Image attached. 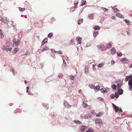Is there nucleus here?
<instances>
[{
	"label": "nucleus",
	"mask_w": 132,
	"mask_h": 132,
	"mask_svg": "<svg viewBox=\"0 0 132 132\" xmlns=\"http://www.w3.org/2000/svg\"><path fill=\"white\" fill-rule=\"evenodd\" d=\"M93 130L90 128H89L86 131V132H93Z\"/></svg>",
	"instance_id": "393cba45"
},
{
	"label": "nucleus",
	"mask_w": 132,
	"mask_h": 132,
	"mask_svg": "<svg viewBox=\"0 0 132 132\" xmlns=\"http://www.w3.org/2000/svg\"><path fill=\"white\" fill-rule=\"evenodd\" d=\"M87 128V126L82 125L79 127V132H82L85 131Z\"/></svg>",
	"instance_id": "7ed1b4c3"
},
{
	"label": "nucleus",
	"mask_w": 132,
	"mask_h": 132,
	"mask_svg": "<svg viewBox=\"0 0 132 132\" xmlns=\"http://www.w3.org/2000/svg\"><path fill=\"white\" fill-rule=\"evenodd\" d=\"M101 92L103 93H106L108 92L106 90H104V89L102 88L101 89Z\"/></svg>",
	"instance_id": "aec40b11"
},
{
	"label": "nucleus",
	"mask_w": 132,
	"mask_h": 132,
	"mask_svg": "<svg viewBox=\"0 0 132 132\" xmlns=\"http://www.w3.org/2000/svg\"><path fill=\"white\" fill-rule=\"evenodd\" d=\"M45 50H48V47L47 46H45V47L44 48Z\"/></svg>",
	"instance_id": "3c124183"
},
{
	"label": "nucleus",
	"mask_w": 132,
	"mask_h": 132,
	"mask_svg": "<svg viewBox=\"0 0 132 132\" xmlns=\"http://www.w3.org/2000/svg\"><path fill=\"white\" fill-rule=\"evenodd\" d=\"M18 48H15L12 51V52L14 54L16 53L18 51Z\"/></svg>",
	"instance_id": "f3484780"
},
{
	"label": "nucleus",
	"mask_w": 132,
	"mask_h": 132,
	"mask_svg": "<svg viewBox=\"0 0 132 132\" xmlns=\"http://www.w3.org/2000/svg\"><path fill=\"white\" fill-rule=\"evenodd\" d=\"M100 86L99 85H98L96 86V87L95 86V89H96L99 90L100 89Z\"/></svg>",
	"instance_id": "2f4dec72"
},
{
	"label": "nucleus",
	"mask_w": 132,
	"mask_h": 132,
	"mask_svg": "<svg viewBox=\"0 0 132 132\" xmlns=\"http://www.w3.org/2000/svg\"><path fill=\"white\" fill-rule=\"evenodd\" d=\"M10 70L13 73L14 72V70L13 69H10Z\"/></svg>",
	"instance_id": "bf43d9fd"
},
{
	"label": "nucleus",
	"mask_w": 132,
	"mask_h": 132,
	"mask_svg": "<svg viewBox=\"0 0 132 132\" xmlns=\"http://www.w3.org/2000/svg\"><path fill=\"white\" fill-rule=\"evenodd\" d=\"M77 42L79 44H81V38L79 37H77Z\"/></svg>",
	"instance_id": "6e6552de"
},
{
	"label": "nucleus",
	"mask_w": 132,
	"mask_h": 132,
	"mask_svg": "<svg viewBox=\"0 0 132 132\" xmlns=\"http://www.w3.org/2000/svg\"><path fill=\"white\" fill-rule=\"evenodd\" d=\"M116 85L114 84L112 86V88L113 89L115 90L116 89Z\"/></svg>",
	"instance_id": "c756f323"
},
{
	"label": "nucleus",
	"mask_w": 132,
	"mask_h": 132,
	"mask_svg": "<svg viewBox=\"0 0 132 132\" xmlns=\"http://www.w3.org/2000/svg\"><path fill=\"white\" fill-rule=\"evenodd\" d=\"M0 37L2 39L4 37V36L3 35V34H2V35L0 34Z\"/></svg>",
	"instance_id": "09e8293b"
},
{
	"label": "nucleus",
	"mask_w": 132,
	"mask_h": 132,
	"mask_svg": "<svg viewBox=\"0 0 132 132\" xmlns=\"http://www.w3.org/2000/svg\"><path fill=\"white\" fill-rule=\"evenodd\" d=\"M51 51L53 53H57V51H55V50H51Z\"/></svg>",
	"instance_id": "c03bdc74"
},
{
	"label": "nucleus",
	"mask_w": 132,
	"mask_h": 132,
	"mask_svg": "<svg viewBox=\"0 0 132 132\" xmlns=\"http://www.w3.org/2000/svg\"><path fill=\"white\" fill-rule=\"evenodd\" d=\"M95 65H94V64L93 65H92V67L93 68V70H95Z\"/></svg>",
	"instance_id": "864d4df0"
},
{
	"label": "nucleus",
	"mask_w": 132,
	"mask_h": 132,
	"mask_svg": "<svg viewBox=\"0 0 132 132\" xmlns=\"http://www.w3.org/2000/svg\"><path fill=\"white\" fill-rule=\"evenodd\" d=\"M129 76H126L125 78V81H127L129 79Z\"/></svg>",
	"instance_id": "7c9ffc66"
},
{
	"label": "nucleus",
	"mask_w": 132,
	"mask_h": 132,
	"mask_svg": "<svg viewBox=\"0 0 132 132\" xmlns=\"http://www.w3.org/2000/svg\"><path fill=\"white\" fill-rule=\"evenodd\" d=\"M106 48H110L112 46V44L111 43H108L106 45Z\"/></svg>",
	"instance_id": "9b49d317"
},
{
	"label": "nucleus",
	"mask_w": 132,
	"mask_h": 132,
	"mask_svg": "<svg viewBox=\"0 0 132 132\" xmlns=\"http://www.w3.org/2000/svg\"><path fill=\"white\" fill-rule=\"evenodd\" d=\"M117 55L119 56H121L122 55V54L120 52H117Z\"/></svg>",
	"instance_id": "58836bf2"
},
{
	"label": "nucleus",
	"mask_w": 132,
	"mask_h": 132,
	"mask_svg": "<svg viewBox=\"0 0 132 132\" xmlns=\"http://www.w3.org/2000/svg\"><path fill=\"white\" fill-rule=\"evenodd\" d=\"M20 42V41L17 40V42H15L13 44V46H18Z\"/></svg>",
	"instance_id": "f8f14e48"
},
{
	"label": "nucleus",
	"mask_w": 132,
	"mask_h": 132,
	"mask_svg": "<svg viewBox=\"0 0 132 132\" xmlns=\"http://www.w3.org/2000/svg\"><path fill=\"white\" fill-rule=\"evenodd\" d=\"M95 123L97 125L101 126L102 125V121L101 119L98 118L96 120Z\"/></svg>",
	"instance_id": "f257e3e1"
},
{
	"label": "nucleus",
	"mask_w": 132,
	"mask_h": 132,
	"mask_svg": "<svg viewBox=\"0 0 132 132\" xmlns=\"http://www.w3.org/2000/svg\"><path fill=\"white\" fill-rule=\"evenodd\" d=\"M86 2V1L84 0H82L81 1V5L82 6H83L84 5H85Z\"/></svg>",
	"instance_id": "5701e85b"
},
{
	"label": "nucleus",
	"mask_w": 132,
	"mask_h": 132,
	"mask_svg": "<svg viewBox=\"0 0 132 132\" xmlns=\"http://www.w3.org/2000/svg\"><path fill=\"white\" fill-rule=\"evenodd\" d=\"M85 73L86 74H87L88 73V69L87 68L86 69V68H85Z\"/></svg>",
	"instance_id": "de8ad7c7"
},
{
	"label": "nucleus",
	"mask_w": 132,
	"mask_h": 132,
	"mask_svg": "<svg viewBox=\"0 0 132 132\" xmlns=\"http://www.w3.org/2000/svg\"><path fill=\"white\" fill-rule=\"evenodd\" d=\"M103 114V112H99L98 114H96V116L97 117H100Z\"/></svg>",
	"instance_id": "a211bd4d"
},
{
	"label": "nucleus",
	"mask_w": 132,
	"mask_h": 132,
	"mask_svg": "<svg viewBox=\"0 0 132 132\" xmlns=\"http://www.w3.org/2000/svg\"><path fill=\"white\" fill-rule=\"evenodd\" d=\"M120 61L124 64H128L129 63V60L126 57L121 58L120 60Z\"/></svg>",
	"instance_id": "20e7f679"
},
{
	"label": "nucleus",
	"mask_w": 132,
	"mask_h": 132,
	"mask_svg": "<svg viewBox=\"0 0 132 132\" xmlns=\"http://www.w3.org/2000/svg\"><path fill=\"white\" fill-rule=\"evenodd\" d=\"M110 98L112 99H113L114 98V94H112L110 96Z\"/></svg>",
	"instance_id": "c9c22d12"
},
{
	"label": "nucleus",
	"mask_w": 132,
	"mask_h": 132,
	"mask_svg": "<svg viewBox=\"0 0 132 132\" xmlns=\"http://www.w3.org/2000/svg\"><path fill=\"white\" fill-rule=\"evenodd\" d=\"M129 15L130 16L132 17V14H129Z\"/></svg>",
	"instance_id": "338daca9"
},
{
	"label": "nucleus",
	"mask_w": 132,
	"mask_h": 132,
	"mask_svg": "<svg viewBox=\"0 0 132 132\" xmlns=\"http://www.w3.org/2000/svg\"><path fill=\"white\" fill-rule=\"evenodd\" d=\"M124 21L126 23H127V24L128 25H129L130 24L129 23V20H127V19H125L124 20Z\"/></svg>",
	"instance_id": "f704fd0d"
},
{
	"label": "nucleus",
	"mask_w": 132,
	"mask_h": 132,
	"mask_svg": "<svg viewBox=\"0 0 132 132\" xmlns=\"http://www.w3.org/2000/svg\"><path fill=\"white\" fill-rule=\"evenodd\" d=\"M94 14H92L90 15H89V17L90 19H93V17L94 16Z\"/></svg>",
	"instance_id": "a878e982"
},
{
	"label": "nucleus",
	"mask_w": 132,
	"mask_h": 132,
	"mask_svg": "<svg viewBox=\"0 0 132 132\" xmlns=\"http://www.w3.org/2000/svg\"><path fill=\"white\" fill-rule=\"evenodd\" d=\"M38 95V94L37 93H36L35 94V96L37 97Z\"/></svg>",
	"instance_id": "69168bd1"
},
{
	"label": "nucleus",
	"mask_w": 132,
	"mask_h": 132,
	"mask_svg": "<svg viewBox=\"0 0 132 132\" xmlns=\"http://www.w3.org/2000/svg\"><path fill=\"white\" fill-rule=\"evenodd\" d=\"M48 78H47V79H45V81L46 82H49V81H48Z\"/></svg>",
	"instance_id": "0e129e2a"
},
{
	"label": "nucleus",
	"mask_w": 132,
	"mask_h": 132,
	"mask_svg": "<svg viewBox=\"0 0 132 132\" xmlns=\"http://www.w3.org/2000/svg\"><path fill=\"white\" fill-rule=\"evenodd\" d=\"M114 11L116 12H118L119 11V10L117 8H115L114 9Z\"/></svg>",
	"instance_id": "5fc2aeb1"
},
{
	"label": "nucleus",
	"mask_w": 132,
	"mask_h": 132,
	"mask_svg": "<svg viewBox=\"0 0 132 132\" xmlns=\"http://www.w3.org/2000/svg\"><path fill=\"white\" fill-rule=\"evenodd\" d=\"M93 27L94 29L95 30H99L100 29V27L98 26H95Z\"/></svg>",
	"instance_id": "2eb2a0df"
},
{
	"label": "nucleus",
	"mask_w": 132,
	"mask_h": 132,
	"mask_svg": "<svg viewBox=\"0 0 132 132\" xmlns=\"http://www.w3.org/2000/svg\"><path fill=\"white\" fill-rule=\"evenodd\" d=\"M78 0L75 1L74 3V4H77L78 3Z\"/></svg>",
	"instance_id": "a19ab883"
},
{
	"label": "nucleus",
	"mask_w": 132,
	"mask_h": 132,
	"mask_svg": "<svg viewBox=\"0 0 132 132\" xmlns=\"http://www.w3.org/2000/svg\"><path fill=\"white\" fill-rule=\"evenodd\" d=\"M30 54V52H27L25 54L26 55H29Z\"/></svg>",
	"instance_id": "ea45409f"
},
{
	"label": "nucleus",
	"mask_w": 132,
	"mask_h": 132,
	"mask_svg": "<svg viewBox=\"0 0 132 132\" xmlns=\"http://www.w3.org/2000/svg\"><path fill=\"white\" fill-rule=\"evenodd\" d=\"M82 105L85 108H86L88 104L86 102L83 101Z\"/></svg>",
	"instance_id": "4be33fe9"
},
{
	"label": "nucleus",
	"mask_w": 132,
	"mask_h": 132,
	"mask_svg": "<svg viewBox=\"0 0 132 132\" xmlns=\"http://www.w3.org/2000/svg\"><path fill=\"white\" fill-rule=\"evenodd\" d=\"M129 67L132 68V64H131L130 66H129Z\"/></svg>",
	"instance_id": "774afa93"
},
{
	"label": "nucleus",
	"mask_w": 132,
	"mask_h": 132,
	"mask_svg": "<svg viewBox=\"0 0 132 132\" xmlns=\"http://www.w3.org/2000/svg\"><path fill=\"white\" fill-rule=\"evenodd\" d=\"M115 61L113 60H112L111 62V64H113L115 63Z\"/></svg>",
	"instance_id": "603ef678"
},
{
	"label": "nucleus",
	"mask_w": 132,
	"mask_h": 132,
	"mask_svg": "<svg viewBox=\"0 0 132 132\" xmlns=\"http://www.w3.org/2000/svg\"><path fill=\"white\" fill-rule=\"evenodd\" d=\"M103 64H99L98 65V67L99 68H101L103 66Z\"/></svg>",
	"instance_id": "a18cd8bd"
},
{
	"label": "nucleus",
	"mask_w": 132,
	"mask_h": 132,
	"mask_svg": "<svg viewBox=\"0 0 132 132\" xmlns=\"http://www.w3.org/2000/svg\"><path fill=\"white\" fill-rule=\"evenodd\" d=\"M128 84L129 86V89L130 91H131L132 90V79L129 80Z\"/></svg>",
	"instance_id": "423d86ee"
},
{
	"label": "nucleus",
	"mask_w": 132,
	"mask_h": 132,
	"mask_svg": "<svg viewBox=\"0 0 132 132\" xmlns=\"http://www.w3.org/2000/svg\"><path fill=\"white\" fill-rule=\"evenodd\" d=\"M47 41V38H45L42 41L41 45L43 46L44 45V44L46 43Z\"/></svg>",
	"instance_id": "9d476101"
},
{
	"label": "nucleus",
	"mask_w": 132,
	"mask_h": 132,
	"mask_svg": "<svg viewBox=\"0 0 132 132\" xmlns=\"http://www.w3.org/2000/svg\"><path fill=\"white\" fill-rule=\"evenodd\" d=\"M19 9L20 11H21L22 12L23 11L25 10V9L24 8H22L20 7H19Z\"/></svg>",
	"instance_id": "e433bc0d"
},
{
	"label": "nucleus",
	"mask_w": 132,
	"mask_h": 132,
	"mask_svg": "<svg viewBox=\"0 0 132 132\" xmlns=\"http://www.w3.org/2000/svg\"><path fill=\"white\" fill-rule=\"evenodd\" d=\"M97 47L100 50L102 51H104L106 49V47L103 45H98L97 46Z\"/></svg>",
	"instance_id": "f03ea898"
},
{
	"label": "nucleus",
	"mask_w": 132,
	"mask_h": 132,
	"mask_svg": "<svg viewBox=\"0 0 132 132\" xmlns=\"http://www.w3.org/2000/svg\"><path fill=\"white\" fill-rule=\"evenodd\" d=\"M83 21V19L81 18H79L78 21V23L79 24H80L81 23H82Z\"/></svg>",
	"instance_id": "4468645a"
},
{
	"label": "nucleus",
	"mask_w": 132,
	"mask_h": 132,
	"mask_svg": "<svg viewBox=\"0 0 132 132\" xmlns=\"http://www.w3.org/2000/svg\"><path fill=\"white\" fill-rule=\"evenodd\" d=\"M58 77L60 79L63 77V75L61 73H60L58 75Z\"/></svg>",
	"instance_id": "72a5a7b5"
},
{
	"label": "nucleus",
	"mask_w": 132,
	"mask_h": 132,
	"mask_svg": "<svg viewBox=\"0 0 132 132\" xmlns=\"http://www.w3.org/2000/svg\"><path fill=\"white\" fill-rule=\"evenodd\" d=\"M3 34V33L2 32L1 30V29H0V34L2 35Z\"/></svg>",
	"instance_id": "e2e57ef3"
},
{
	"label": "nucleus",
	"mask_w": 132,
	"mask_h": 132,
	"mask_svg": "<svg viewBox=\"0 0 132 132\" xmlns=\"http://www.w3.org/2000/svg\"><path fill=\"white\" fill-rule=\"evenodd\" d=\"M74 122L77 124L79 123V124H82V122L79 121V120H74Z\"/></svg>",
	"instance_id": "412c9836"
},
{
	"label": "nucleus",
	"mask_w": 132,
	"mask_h": 132,
	"mask_svg": "<svg viewBox=\"0 0 132 132\" xmlns=\"http://www.w3.org/2000/svg\"><path fill=\"white\" fill-rule=\"evenodd\" d=\"M123 91L122 89H120L118 90V92L119 95H121L123 93Z\"/></svg>",
	"instance_id": "dca6fc26"
},
{
	"label": "nucleus",
	"mask_w": 132,
	"mask_h": 132,
	"mask_svg": "<svg viewBox=\"0 0 132 132\" xmlns=\"http://www.w3.org/2000/svg\"><path fill=\"white\" fill-rule=\"evenodd\" d=\"M101 9L104 11H108V9H107L103 7H101Z\"/></svg>",
	"instance_id": "473e14b6"
},
{
	"label": "nucleus",
	"mask_w": 132,
	"mask_h": 132,
	"mask_svg": "<svg viewBox=\"0 0 132 132\" xmlns=\"http://www.w3.org/2000/svg\"><path fill=\"white\" fill-rule=\"evenodd\" d=\"M111 54H113L116 53V50L114 47L112 48L111 50Z\"/></svg>",
	"instance_id": "1a4fd4ad"
},
{
	"label": "nucleus",
	"mask_w": 132,
	"mask_h": 132,
	"mask_svg": "<svg viewBox=\"0 0 132 132\" xmlns=\"http://www.w3.org/2000/svg\"><path fill=\"white\" fill-rule=\"evenodd\" d=\"M75 76H70V79L72 80H73L75 78Z\"/></svg>",
	"instance_id": "79ce46f5"
},
{
	"label": "nucleus",
	"mask_w": 132,
	"mask_h": 132,
	"mask_svg": "<svg viewBox=\"0 0 132 132\" xmlns=\"http://www.w3.org/2000/svg\"><path fill=\"white\" fill-rule=\"evenodd\" d=\"M98 31H95L93 33V36L94 37H95L97 34H98Z\"/></svg>",
	"instance_id": "cd10ccee"
},
{
	"label": "nucleus",
	"mask_w": 132,
	"mask_h": 132,
	"mask_svg": "<svg viewBox=\"0 0 132 132\" xmlns=\"http://www.w3.org/2000/svg\"><path fill=\"white\" fill-rule=\"evenodd\" d=\"M63 53L62 51H57V53L59 54H62Z\"/></svg>",
	"instance_id": "8fccbe9b"
},
{
	"label": "nucleus",
	"mask_w": 132,
	"mask_h": 132,
	"mask_svg": "<svg viewBox=\"0 0 132 132\" xmlns=\"http://www.w3.org/2000/svg\"><path fill=\"white\" fill-rule=\"evenodd\" d=\"M91 113L94 115H95L96 114V113L94 111H92Z\"/></svg>",
	"instance_id": "49530a36"
},
{
	"label": "nucleus",
	"mask_w": 132,
	"mask_h": 132,
	"mask_svg": "<svg viewBox=\"0 0 132 132\" xmlns=\"http://www.w3.org/2000/svg\"><path fill=\"white\" fill-rule=\"evenodd\" d=\"M51 20L52 21H54L55 20L54 18H52Z\"/></svg>",
	"instance_id": "13d9d810"
},
{
	"label": "nucleus",
	"mask_w": 132,
	"mask_h": 132,
	"mask_svg": "<svg viewBox=\"0 0 132 132\" xmlns=\"http://www.w3.org/2000/svg\"><path fill=\"white\" fill-rule=\"evenodd\" d=\"M53 36V33L52 32L50 33L48 35V38H50Z\"/></svg>",
	"instance_id": "c85d7f7f"
},
{
	"label": "nucleus",
	"mask_w": 132,
	"mask_h": 132,
	"mask_svg": "<svg viewBox=\"0 0 132 132\" xmlns=\"http://www.w3.org/2000/svg\"><path fill=\"white\" fill-rule=\"evenodd\" d=\"M119 94L118 93H115V96L116 98H118L119 97Z\"/></svg>",
	"instance_id": "4c0bfd02"
},
{
	"label": "nucleus",
	"mask_w": 132,
	"mask_h": 132,
	"mask_svg": "<svg viewBox=\"0 0 132 132\" xmlns=\"http://www.w3.org/2000/svg\"><path fill=\"white\" fill-rule=\"evenodd\" d=\"M63 62H64L63 65H64V67H65L66 66V62H65V60H63Z\"/></svg>",
	"instance_id": "37998d69"
},
{
	"label": "nucleus",
	"mask_w": 132,
	"mask_h": 132,
	"mask_svg": "<svg viewBox=\"0 0 132 132\" xmlns=\"http://www.w3.org/2000/svg\"><path fill=\"white\" fill-rule=\"evenodd\" d=\"M116 15L118 17L120 18H122V15L121 14L119 13H117L116 14Z\"/></svg>",
	"instance_id": "bb28decb"
},
{
	"label": "nucleus",
	"mask_w": 132,
	"mask_h": 132,
	"mask_svg": "<svg viewBox=\"0 0 132 132\" xmlns=\"http://www.w3.org/2000/svg\"><path fill=\"white\" fill-rule=\"evenodd\" d=\"M44 51H45L44 49V48H43V49H41V51L42 52H43Z\"/></svg>",
	"instance_id": "680f3d73"
},
{
	"label": "nucleus",
	"mask_w": 132,
	"mask_h": 132,
	"mask_svg": "<svg viewBox=\"0 0 132 132\" xmlns=\"http://www.w3.org/2000/svg\"><path fill=\"white\" fill-rule=\"evenodd\" d=\"M114 108L115 109V111L117 112L118 111H119L120 112H123L122 110L121 109V108H119L116 106L114 104H112Z\"/></svg>",
	"instance_id": "39448f33"
},
{
	"label": "nucleus",
	"mask_w": 132,
	"mask_h": 132,
	"mask_svg": "<svg viewBox=\"0 0 132 132\" xmlns=\"http://www.w3.org/2000/svg\"><path fill=\"white\" fill-rule=\"evenodd\" d=\"M116 87H118V88L120 87V85L119 84H118L117 85Z\"/></svg>",
	"instance_id": "4d7b16f0"
},
{
	"label": "nucleus",
	"mask_w": 132,
	"mask_h": 132,
	"mask_svg": "<svg viewBox=\"0 0 132 132\" xmlns=\"http://www.w3.org/2000/svg\"><path fill=\"white\" fill-rule=\"evenodd\" d=\"M111 18L113 19H114V20L116 18H115V17L114 16H112V17H111Z\"/></svg>",
	"instance_id": "052dcab7"
},
{
	"label": "nucleus",
	"mask_w": 132,
	"mask_h": 132,
	"mask_svg": "<svg viewBox=\"0 0 132 132\" xmlns=\"http://www.w3.org/2000/svg\"><path fill=\"white\" fill-rule=\"evenodd\" d=\"M2 48L3 50L5 51L6 52H7V48L6 46L3 45Z\"/></svg>",
	"instance_id": "ddd939ff"
},
{
	"label": "nucleus",
	"mask_w": 132,
	"mask_h": 132,
	"mask_svg": "<svg viewBox=\"0 0 132 132\" xmlns=\"http://www.w3.org/2000/svg\"><path fill=\"white\" fill-rule=\"evenodd\" d=\"M89 87H90L91 88H94V89H95V86L94 85L90 84L89 85Z\"/></svg>",
	"instance_id": "b1692460"
},
{
	"label": "nucleus",
	"mask_w": 132,
	"mask_h": 132,
	"mask_svg": "<svg viewBox=\"0 0 132 132\" xmlns=\"http://www.w3.org/2000/svg\"><path fill=\"white\" fill-rule=\"evenodd\" d=\"M12 48H7V52H8V51H11V50H12Z\"/></svg>",
	"instance_id": "6e6d98bb"
},
{
	"label": "nucleus",
	"mask_w": 132,
	"mask_h": 132,
	"mask_svg": "<svg viewBox=\"0 0 132 132\" xmlns=\"http://www.w3.org/2000/svg\"><path fill=\"white\" fill-rule=\"evenodd\" d=\"M64 104L65 107L67 109L70 108L71 106V105L69 104L68 103L67 101L64 102Z\"/></svg>",
	"instance_id": "0eeeda50"
},
{
	"label": "nucleus",
	"mask_w": 132,
	"mask_h": 132,
	"mask_svg": "<svg viewBox=\"0 0 132 132\" xmlns=\"http://www.w3.org/2000/svg\"><path fill=\"white\" fill-rule=\"evenodd\" d=\"M91 114H86L85 117L84 118L86 119H88L89 118L91 117Z\"/></svg>",
	"instance_id": "6ab92c4d"
}]
</instances>
